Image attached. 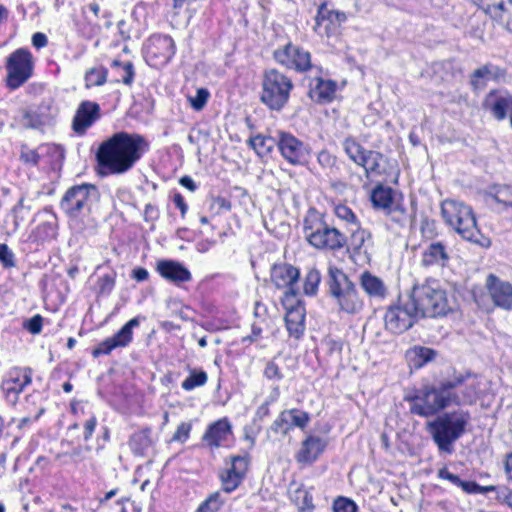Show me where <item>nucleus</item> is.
Listing matches in <instances>:
<instances>
[{"label":"nucleus","instance_id":"obj_1","mask_svg":"<svg viewBox=\"0 0 512 512\" xmlns=\"http://www.w3.org/2000/svg\"><path fill=\"white\" fill-rule=\"evenodd\" d=\"M148 150L149 143L142 135L121 131L99 145L96 159L104 174L121 175L130 171Z\"/></svg>","mask_w":512,"mask_h":512},{"label":"nucleus","instance_id":"obj_2","mask_svg":"<svg viewBox=\"0 0 512 512\" xmlns=\"http://www.w3.org/2000/svg\"><path fill=\"white\" fill-rule=\"evenodd\" d=\"M458 382L442 381L438 386L426 385L405 397L410 411L421 417L437 415L440 411L458 402L454 387Z\"/></svg>","mask_w":512,"mask_h":512},{"label":"nucleus","instance_id":"obj_3","mask_svg":"<svg viewBox=\"0 0 512 512\" xmlns=\"http://www.w3.org/2000/svg\"><path fill=\"white\" fill-rule=\"evenodd\" d=\"M470 421V413L458 409L437 415L427 423L426 430L439 451L450 454L453 452V444L466 433Z\"/></svg>","mask_w":512,"mask_h":512},{"label":"nucleus","instance_id":"obj_4","mask_svg":"<svg viewBox=\"0 0 512 512\" xmlns=\"http://www.w3.org/2000/svg\"><path fill=\"white\" fill-rule=\"evenodd\" d=\"M413 311L423 317H442L451 311L447 292L439 280L427 278L422 283H415L409 296Z\"/></svg>","mask_w":512,"mask_h":512},{"label":"nucleus","instance_id":"obj_5","mask_svg":"<svg viewBox=\"0 0 512 512\" xmlns=\"http://www.w3.org/2000/svg\"><path fill=\"white\" fill-rule=\"evenodd\" d=\"M441 214L445 223L463 239L481 247H489L491 241L479 230L472 208L463 202L446 199L441 203Z\"/></svg>","mask_w":512,"mask_h":512},{"label":"nucleus","instance_id":"obj_6","mask_svg":"<svg viewBox=\"0 0 512 512\" xmlns=\"http://www.w3.org/2000/svg\"><path fill=\"white\" fill-rule=\"evenodd\" d=\"M303 234L305 240L316 249L338 251L347 244V237L314 208L309 209L303 219Z\"/></svg>","mask_w":512,"mask_h":512},{"label":"nucleus","instance_id":"obj_7","mask_svg":"<svg viewBox=\"0 0 512 512\" xmlns=\"http://www.w3.org/2000/svg\"><path fill=\"white\" fill-rule=\"evenodd\" d=\"M327 286L329 295L335 300L339 310L347 314H357L363 308L356 285L343 270L330 266L328 268Z\"/></svg>","mask_w":512,"mask_h":512},{"label":"nucleus","instance_id":"obj_8","mask_svg":"<svg viewBox=\"0 0 512 512\" xmlns=\"http://www.w3.org/2000/svg\"><path fill=\"white\" fill-rule=\"evenodd\" d=\"M260 95L261 102L270 110L280 111L289 101L294 88L290 77L277 69H268L264 72Z\"/></svg>","mask_w":512,"mask_h":512},{"label":"nucleus","instance_id":"obj_9","mask_svg":"<svg viewBox=\"0 0 512 512\" xmlns=\"http://www.w3.org/2000/svg\"><path fill=\"white\" fill-rule=\"evenodd\" d=\"M100 194L95 185L81 184L69 188L61 199L60 207L69 217L88 214L99 201Z\"/></svg>","mask_w":512,"mask_h":512},{"label":"nucleus","instance_id":"obj_10","mask_svg":"<svg viewBox=\"0 0 512 512\" xmlns=\"http://www.w3.org/2000/svg\"><path fill=\"white\" fill-rule=\"evenodd\" d=\"M34 62L33 56L28 49L19 48L9 55L6 61L7 86L12 89H18L33 74Z\"/></svg>","mask_w":512,"mask_h":512},{"label":"nucleus","instance_id":"obj_11","mask_svg":"<svg viewBox=\"0 0 512 512\" xmlns=\"http://www.w3.org/2000/svg\"><path fill=\"white\" fill-rule=\"evenodd\" d=\"M273 58L278 64L297 72H306L312 67L310 53L291 42L275 49Z\"/></svg>","mask_w":512,"mask_h":512},{"label":"nucleus","instance_id":"obj_12","mask_svg":"<svg viewBox=\"0 0 512 512\" xmlns=\"http://www.w3.org/2000/svg\"><path fill=\"white\" fill-rule=\"evenodd\" d=\"M277 147L281 156L294 166L305 164L310 155L309 146L290 132L278 133Z\"/></svg>","mask_w":512,"mask_h":512},{"label":"nucleus","instance_id":"obj_13","mask_svg":"<svg viewBox=\"0 0 512 512\" xmlns=\"http://www.w3.org/2000/svg\"><path fill=\"white\" fill-rule=\"evenodd\" d=\"M413 304L409 300L404 305L391 306L385 313L384 322L386 329L399 334L410 327L417 318H421L417 311H413Z\"/></svg>","mask_w":512,"mask_h":512},{"label":"nucleus","instance_id":"obj_14","mask_svg":"<svg viewBox=\"0 0 512 512\" xmlns=\"http://www.w3.org/2000/svg\"><path fill=\"white\" fill-rule=\"evenodd\" d=\"M143 320H145L143 316H136L129 320L115 335L100 342L93 349L92 355L94 357L108 355L116 348L128 346L133 339V329L138 327Z\"/></svg>","mask_w":512,"mask_h":512},{"label":"nucleus","instance_id":"obj_15","mask_svg":"<svg viewBox=\"0 0 512 512\" xmlns=\"http://www.w3.org/2000/svg\"><path fill=\"white\" fill-rule=\"evenodd\" d=\"M32 382V371L29 368L13 367L5 375L1 389L7 401L15 404L19 394Z\"/></svg>","mask_w":512,"mask_h":512},{"label":"nucleus","instance_id":"obj_16","mask_svg":"<svg viewBox=\"0 0 512 512\" xmlns=\"http://www.w3.org/2000/svg\"><path fill=\"white\" fill-rule=\"evenodd\" d=\"M101 118V108L96 102L90 100L82 101L73 116L71 128L78 136H84Z\"/></svg>","mask_w":512,"mask_h":512},{"label":"nucleus","instance_id":"obj_17","mask_svg":"<svg viewBox=\"0 0 512 512\" xmlns=\"http://www.w3.org/2000/svg\"><path fill=\"white\" fill-rule=\"evenodd\" d=\"M230 467L220 474L223 490L231 493L236 490L246 477L250 458L249 455H237L230 458Z\"/></svg>","mask_w":512,"mask_h":512},{"label":"nucleus","instance_id":"obj_18","mask_svg":"<svg viewBox=\"0 0 512 512\" xmlns=\"http://www.w3.org/2000/svg\"><path fill=\"white\" fill-rule=\"evenodd\" d=\"M446 382H459L454 387V395L458 400V402H453L454 405H471L479 397L481 381L476 375L470 373L457 375L453 379L446 380Z\"/></svg>","mask_w":512,"mask_h":512},{"label":"nucleus","instance_id":"obj_19","mask_svg":"<svg viewBox=\"0 0 512 512\" xmlns=\"http://www.w3.org/2000/svg\"><path fill=\"white\" fill-rule=\"evenodd\" d=\"M481 10L512 33V0H477Z\"/></svg>","mask_w":512,"mask_h":512},{"label":"nucleus","instance_id":"obj_20","mask_svg":"<svg viewBox=\"0 0 512 512\" xmlns=\"http://www.w3.org/2000/svg\"><path fill=\"white\" fill-rule=\"evenodd\" d=\"M310 421L307 412L298 409L282 411L272 423L270 430L276 434L286 435L294 427L304 429Z\"/></svg>","mask_w":512,"mask_h":512},{"label":"nucleus","instance_id":"obj_21","mask_svg":"<svg viewBox=\"0 0 512 512\" xmlns=\"http://www.w3.org/2000/svg\"><path fill=\"white\" fill-rule=\"evenodd\" d=\"M486 287L497 307L504 310L512 309V285L509 282L501 280L494 274H489L486 279Z\"/></svg>","mask_w":512,"mask_h":512},{"label":"nucleus","instance_id":"obj_22","mask_svg":"<svg viewBox=\"0 0 512 512\" xmlns=\"http://www.w3.org/2000/svg\"><path fill=\"white\" fill-rule=\"evenodd\" d=\"M483 106L494 118L504 120L509 112H512V95L505 90L490 91L484 99Z\"/></svg>","mask_w":512,"mask_h":512},{"label":"nucleus","instance_id":"obj_23","mask_svg":"<svg viewBox=\"0 0 512 512\" xmlns=\"http://www.w3.org/2000/svg\"><path fill=\"white\" fill-rule=\"evenodd\" d=\"M232 435V425L228 418L224 417L211 423L202 436L203 443L210 449L223 447Z\"/></svg>","mask_w":512,"mask_h":512},{"label":"nucleus","instance_id":"obj_24","mask_svg":"<svg viewBox=\"0 0 512 512\" xmlns=\"http://www.w3.org/2000/svg\"><path fill=\"white\" fill-rule=\"evenodd\" d=\"M300 276L299 270L291 264L281 263L273 265L271 269V281L279 289L287 288L286 297H294L296 292L293 288Z\"/></svg>","mask_w":512,"mask_h":512},{"label":"nucleus","instance_id":"obj_25","mask_svg":"<svg viewBox=\"0 0 512 512\" xmlns=\"http://www.w3.org/2000/svg\"><path fill=\"white\" fill-rule=\"evenodd\" d=\"M327 441L319 436L310 435L301 444L296 453V460L301 464H312L324 452Z\"/></svg>","mask_w":512,"mask_h":512},{"label":"nucleus","instance_id":"obj_26","mask_svg":"<svg viewBox=\"0 0 512 512\" xmlns=\"http://www.w3.org/2000/svg\"><path fill=\"white\" fill-rule=\"evenodd\" d=\"M159 274L174 283L188 282L191 280L190 271L181 263L173 260H162L157 265Z\"/></svg>","mask_w":512,"mask_h":512},{"label":"nucleus","instance_id":"obj_27","mask_svg":"<svg viewBox=\"0 0 512 512\" xmlns=\"http://www.w3.org/2000/svg\"><path fill=\"white\" fill-rule=\"evenodd\" d=\"M449 259L447 247L442 242H432L422 253L421 265L424 267H444Z\"/></svg>","mask_w":512,"mask_h":512},{"label":"nucleus","instance_id":"obj_28","mask_svg":"<svg viewBox=\"0 0 512 512\" xmlns=\"http://www.w3.org/2000/svg\"><path fill=\"white\" fill-rule=\"evenodd\" d=\"M504 75L501 68L487 63L476 69L470 76V85L474 91L482 90L490 80H497Z\"/></svg>","mask_w":512,"mask_h":512},{"label":"nucleus","instance_id":"obj_29","mask_svg":"<svg viewBox=\"0 0 512 512\" xmlns=\"http://www.w3.org/2000/svg\"><path fill=\"white\" fill-rule=\"evenodd\" d=\"M438 477L450 481L452 484L461 487L467 494H486L494 492L495 486H481L474 481H463L459 476L451 473L447 468H442L438 471Z\"/></svg>","mask_w":512,"mask_h":512},{"label":"nucleus","instance_id":"obj_30","mask_svg":"<svg viewBox=\"0 0 512 512\" xmlns=\"http://www.w3.org/2000/svg\"><path fill=\"white\" fill-rule=\"evenodd\" d=\"M149 52L168 62L175 54V43L169 35H154L150 38Z\"/></svg>","mask_w":512,"mask_h":512},{"label":"nucleus","instance_id":"obj_31","mask_svg":"<svg viewBox=\"0 0 512 512\" xmlns=\"http://www.w3.org/2000/svg\"><path fill=\"white\" fill-rule=\"evenodd\" d=\"M285 324L291 337L299 339L305 330V309L301 305L293 306L287 310Z\"/></svg>","mask_w":512,"mask_h":512},{"label":"nucleus","instance_id":"obj_32","mask_svg":"<svg viewBox=\"0 0 512 512\" xmlns=\"http://www.w3.org/2000/svg\"><path fill=\"white\" fill-rule=\"evenodd\" d=\"M344 19V13L329 10L327 4L322 3L317 10L314 31L319 35L328 34L330 24H333L335 21L341 22Z\"/></svg>","mask_w":512,"mask_h":512},{"label":"nucleus","instance_id":"obj_33","mask_svg":"<svg viewBox=\"0 0 512 512\" xmlns=\"http://www.w3.org/2000/svg\"><path fill=\"white\" fill-rule=\"evenodd\" d=\"M337 84L333 80L316 78L315 84L310 89V97L318 103L331 102L336 94Z\"/></svg>","mask_w":512,"mask_h":512},{"label":"nucleus","instance_id":"obj_34","mask_svg":"<svg viewBox=\"0 0 512 512\" xmlns=\"http://www.w3.org/2000/svg\"><path fill=\"white\" fill-rule=\"evenodd\" d=\"M372 205L375 209L386 212L397 201L395 199V191L382 184H378L371 192L370 196Z\"/></svg>","mask_w":512,"mask_h":512},{"label":"nucleus","instance_id":"obj_35","mask_svg":"<svg viewBox=\"0 0 512 512\" xmlns=\"http://www.w3.org/2000/svg\"><path fill=\"white\" fill-rule=\"evenodd\" d=\"M360 283L363 290L370 297L383 298L386 294V287L383 281L368 271L361 274Z\"/></svg>","mask_w":512,"mask_h":512},{"label":"nucleus","instance_id":"obj_36","mask_svg":"<svg viewBox=\"0 0 512 512\" xmlns=\"http://www.w3.org/2000/svg\"><path fill=\"white\" fill-rule=\"evenodd\" d=\"M151 429L145 428L132 434L129 446L135 455L144 456L152 446Z\"/></svg>","mask_w":512,"mask_h":512},{"label":"nucleus","instance_id":"obj_37","mask_svg":"<svg viewBox=\"0 0 512 512\" xmlns=\"http://www.w3.org/2000/svg\"><path fill=\"white\" fill-rule=\"evenodd\" d=\"M382 158L383 156L380 152L368 150L358 166L364 168L367 178H370L372 175H380Z\"/></svg>","mask_w":512,"mask_h":512},{"label":"nucleus","instance_id":"obj_38","mask_svg":"<svg viewBox=\"0 0 512 512\" xmlns=\"http://www.w3.org/2000/svg\"><path fill=\"white\" fill-rule=\"evenodd\" d=\"M435 356V350L428 347H415L409 352L410 363L416 369L434 360Z\"/></svg>","mask_w":512,"mask_h":512},{"label":"nucleus","instance_id":"obj_39","mask_svg":"<svg viewBox=\"0 0 512 512\" xmlns=\"http://www.w3.org/2000/svg\"><path fill=\"white\" fill-rule=\"evenodd\" d=\"M24 125L31 129H41L51 123L49 114L40 110H28L23 115Z\"/></svg>","mask_w":512,"mask_h":512},{"label":"nucleus","instance_id":"obj_40","mask_svg":"<svg viewBox=\"0 0 512 512\" xmlns=\"http://www.w3.org/2000/svg\"><path fill=\"white\" fill-rule=\"evenodd\" d=\"M249 144L259 156L263 157L272 151L274 145H277V140L259 134L250 138Z\"/></svg>","mask_w":512,"mask_h":512},{"label":"nucleus","instance_id":"obj_41","mask_svg":"<svg viewBox=\"0 0 512 512\" xmlns=\"http://www.w3.org/2000/svg\"><path fill=\"white\" fill-rule=\"evenodd\" d=\"M343 149L349 159L355 164H359L368 149H365L354 138L348 137L343 141Z\"/></svg>","mask_w":512,"mask_h":512},{"label":"nucleus","instance_id":"obj_42","mask_svg":"<svg viewBox=\"0 0 512 512\" xmlns=\"http://www.w3.org/2000/svg\"><path fill=\"white\" fill-rule=\"evenodd\" d=\"M112 67L116 69L118 75L121 77V81L130 86L134 81V66L132 62H120L118 60H114L112 62Z\"/></svg>","mask_w":512,"mask_h":512},{"label":"nucleus","instance_id":"obj_43","mask_svg":"<svg viewBox=\"0 0 512 512\" xmlns=\"http://www.w3.org/2000/svg\"><path fill=\"white\" fill-rule=\"evenodd\" d=\"M208 376L203 370H192L189 376L182 382L181 387L185 391H191L196 387L204 386L207 383Z\"/></svg>","mask_w":512,"mask_h":512},{"label":"nucleus","instance_id":"obj_44","mask_svg":"<svg viewBox=\"0 0 512 512\" xmlns=\"http://www.w3.org/2000/svg\"><path fill=\"white\" fill-rule=\"evenodd\" d=\"M107 74V69L102 66L91 68L85 74L86 86L91 87L103 85L107 80Z\"/></svg>","mask_w":512,"mask_h":512},{"label":"nucleus","instance_id":"obj_45","mask_svg":"<svg viewBox=\"0 0 512 512\" xmlns=\"http://www.w3.org/2000/svg\"><path fill=\"white\" fill-rule=\"evenodd\" d=\"M321 282V275L317 269H310L304 280V293L308 296H314Z\"/></svg>","mask_w":512,"mask_h":512},{"label":"nucleus","instance_id":"obj_46","mask_svg":"<svg viewBox=\"0 0 512 512\" xmlns=\"http://www.w3.org/2000/svg\"><path fill=\"white\" fill-rule=\"evenodd\" d=\"M222 505L220 493L215 492L200 504L196 512H217Z\"/></svg>","mask_w":512,"mask_h":512},{"label":"nucleus","instance_id":"obj_47","mask_svg":"<svg viewBox=\"0 0 512 512\" xmlns=\"http://www.w3.org/2000/svg\"><path fill=\"white\" fill-rule=\"evenodd\" d=\"M263 376L269 381L279 382L284 378V374L275 359L267 361L263 370Z\"/></svg>","mask_w":512,"mask_h":512},{"label":"nucleus","instance_id":"obj_48","mask_svg":"<svg viewBox=\"0 0 512 512\" xmlns=\"http://www.w3.org/2000/svg\"><path fill=\"white\" fill-rule=\"evenodd\" d=\"M210 97V93L206 88H199L195 96L188 97L191 107L196 111H201Z\"/></svg>","mask_w":512,"mask_h":512},{"label":"nucleus","instance_id":"obj_49","mask_svg":"<svg viewBox=\"0 0 512 512\" xmlns=\"http://www.w3.org/2000/svg\"><path fill=\"white\" fill-rule=\"evenodd\" d=\"M386 215L399 224H402L407 219V210L400 201H396L389 210L385 212Z\"/></svg>","mask_w":512,"mask_h":512},{"label":"nucleus","instance_id":"obj_50","mask_svg":"<svg viewBox=\"0 0 512 512\" xmlns=\"http://www.w3.org/2000/svg\"><path fill=\"white\" fill-rule=\"evenodd\" d=\"M490 195L497 203L503 204L508 202L509 199H512V186H495Z\"/></svg>","mask_w":512,"mask_h":512},{"label":"nucleus","instance_id":"obj_51","mask_svg":"<svg viewBox=\"0 0 512 512\" xmlns=\"http://www.w3.org/2000/svg\"><path fill=\"white\" fill-rule=\"evenodd\" d=\"M115 286V276L113 274H104L97 281L99 295H109Z\"/></svg>","mask_w":512,"mask_h":512},{"label":"nucleus","instance_id":"obj_52","mask_svg":"<svg viewBox=\"0 0 512 512\" xmlns=\"http://www.w3.org/2000/svg\"><path fill=\"white\" fill-rule=\"evenodd\" d=\"M355 226L356 229L352 231L350 243L354 250H359L365 241L370 238V233L358 224Z\"/></svg>","mask_w":512,"mask_h":512},{"label":"nucleus","instance_id":"obj_53","mask_svg":"<svg viewBox=\"0 0 512 512\" xmlns=\"http://www.w3.org/2000/svg\"><path fill=\"white\" fill-rule=\"evenodd\" d=\"M334 213L339 219L346 221L349 224H352V225L358 224L357 217L354 214V212L348 206H346L344 204L336 205L334 208Z\"/></svg>","mask_w":512,"mask_h":512},{"label":"nucleus","instance_id":"obj_54","mask_svg":"<svg viewBox=\"0 0 512 512\" xmlns=\"http://www.w3.org/2000/svg\"><path fill=\"white\" fill-rule=\"evenodd\" d=\"M358 507L356 503L346 497H338L333 502L334 512H357Z\"/></svg>","mask_w":512,"mask_h":512},{"label":"nucleus","instance_id":"obj_55","mask_svg":"<svg viewBox=\"0 0 512 512\" xmlns=\"http://www.w3.org/2000/svg\"><path fill=\"white\" fill-rule=\"evenodd\" d=\"M0 263L5 268L15 266V255L12 250L4 243H0Z\"/></svg>","mask_w":512,"mask_h":512},{"label":"nucleus","instance_id":"obj_56","mask_svg":"<svg viewBox=\"0 0 512 512\" xmlns=\"http://www.w3.org/2000/svg\"><path fill=\"white\" fill-rule=\"evenodd\" d=\"M192 425L187 422H182L176 429L172 436L171 441L184 443L188 440Z\"/></svg>","mask_w":512,"mask_h":512},{"label":"nucleus","instance_id":"obj_57","mask_svg":"<svg viewBox=\"0 0 512 512\" xmlns=\"http://www.w3.org/2000/svg\"><path fill=\"white\" fill-rule=\"evenodd\" d=\"M317 161L324 169H332L336 164V157L327 150H322L318 153Z\"/></svg>","mask_w":512,"mask_h":512},{"label":"nucleus","instance_id":"obj_58","mask_svg":"<svg viewBox=\"0 0 512 512\" xmlns=\"http://www.w3.org/2000/svg\"><path fill=\"white\" fill-rule=\"evenodd\" d=\"M323 346L330 356L336 355L337 359L340 360L342 352L341 342L334 339H327L323 342Z\"/></svg>","mask_w":512,"mask_h":512},{"label":"nucleus","instance_id":"obj_59","mask_svg":"<svg viewBox=\"0 0 512 512\" xmlns=\"http://www.w3.org/2000/svg\"><path fill=\"white\" fill-rule=\"evenodd\" d=\"M43 318L37 314L30 318L24 327L32 334H39L42 330Z\"/></svg>","mask_w":512,"mask_h":512},{"label":"nucleus","instance_id":"obj_60","mask_svg":"<svg viewBox=\"0 0 512 512\" xmlns=\"http://www.w3.org/2000/svg\"><path fill=\"white\" fill-rule=\"evenodd\" d=\"M97 426V418L92 415L89 419H87L83 425V439L84 441H89L95 431Z\"/></svg>","mask_w":512,"mask_h":512},{"label":"nucleus","instance_id":"obj_61","mask_svg":"<svg viewBox=\"0 0 512 512\" xmlns=\"http://www.w3.org/2000/svg\"><path fill=\"white\" fill-rule=\"evenodd\" d=\"M21 159L25 163H30L32 165H38L40 161V153L38 150H29L26 152H22Z\"/></svg>","mask_w":512,"mask_h":512},{"label":"nucleus","instance_id":"obj_62","mask_svg":"<svg viewBox=\"0 0 512 512\" xmlns=\"http://www.w3.org/2000/svg\"><path fill=\"white\" fill-rule=\"evenodd\" d=\"M159 218V210L156 206L152 205V204H146L145 208H144V219L145 221L149 222H153L155 220H157Z\"/></svg>","mask_w":512,"mask_h":512},{"label":"nucleus","instance_id":"obj_63","mask_svg":"<svg viewBox=\"0 0 512 512\" xmlns=\"http://www.w3.org/2000/svg\"><path fill=\"white\" fill-rule=\"evenodd\" d=\"M48 43L47 36L42 32H36L32 36V45L37 48L41 49L45 47Z\"/></svg>","mask_w":512,"mask_h":512},{"label":"nucleus","instance_id":"obj_64","mask_svg":"<svg viewBox=\"0 0 512 512\" xmlns=\"http://www.w3.org/2000/svg\"><path fill=\"white\" fill-rule=\"evenodd\" d=\"M173 202L176 205V207L181 211V216L184 217L188 206L184 200V197L180 193H175L173 196Z\"/></svg>","mask_w":512,"mask_h":512}]
</instances>
